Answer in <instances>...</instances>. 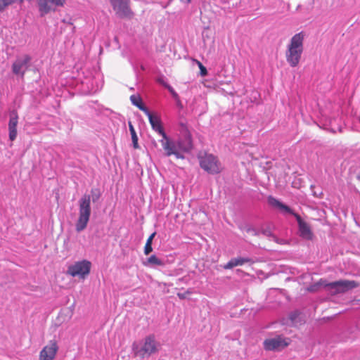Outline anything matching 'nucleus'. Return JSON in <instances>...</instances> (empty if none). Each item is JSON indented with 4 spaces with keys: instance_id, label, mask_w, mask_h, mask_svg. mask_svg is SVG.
I'll return each instance as SVG.
<instances>
[{
    "instance_id": "f257e3e1",
    "label": "nucleus",
    "mask_w": 360,
    "mask_h": 360,
    "mask_svg": "<svg viewBox=\"0 0 360 360\" xmlns=\"http://www.w3.org/2000/svg\"><path fill=\"white\" fill-rule=\"evenodd\" d=\"M152 129L162 136L160 141L167 156L175 155L178 159H184L183 153H189L193 148L191 134L187 126L181 123L179 127V136L176 141L171 140L165 132L160 118L153 115L149 110L145 112Z\"/></svg>"
},
{
    "instance_id": "f03ea898",
    "label": "nucleus",
    "mask_w": 360,
    "mask_h": 360,
    "mask_svg": "<svg viewBox=\"0 0 360 360\" xmlns=\"http://www.w3.org/2000/svg\"><path fill=\"white\" fill-rule=\"evenodd\" d=\"M91 196L84 194L78 201L79 216L75 223V229L77 232L84 231L89 221L91 213V198L94 202H96L101 196L100 191L98 188L91 190Z\"/></svg>"
},
{
    "instance_id": "7ed1b4c3",
    "label": "nucleus",
    "mask_w": 360,
    "mask_h": 360,
    "mask_svg": "<svg viewBox=\"0 0 360 360\" xmlns=\"http://www.w3.org/2000/svg\"><path fill=\"white\" fill-rule=\"evenodd\" d=\"M267 202L271 207L278 210L281 212L293 215L298 224L300 236L306 240L312 239L313 233L309 225L304 221L298 214L295 213L290 207L271 195L267 198Z\"/></svg>"
},
{
    "instance_id": "20e7f679",
    "label": "nucleus",
    "mask_w": 360,
    "mask_h": 360,
    "mask_svg": "<svg viewBox=\"0 0 360 360\" xmlns=\"http://www.w3.org/2000/svg\"><path fill=\"white\" fill-rule=\"evenodd\" d=\"M303 32L295 34L290 40L285 51V58L290 67L295 68L300 63L304 51Z\"/></svg>"
},
{
    "instance_id": "39448f33",
    "label": "nucleus",
    "mask_w": 360,
    "mask_h": 360,
    "mask_svg": "<svg viewBox=\"0 0 360 360\" xmlns=\"http://www.w3.org/2000/svg\"><path fill=\"white\" fill-rule=\"evenodd\" d=\"M116 15L120 18L131 19L134 16L130 4L131 0H109Z\"/></svg>"
},
{
    "instance_id": "423d86ee",
    "label": "nucleus",
    "mask_w": 360,
    "mask_h": 360,
    "mask_svg": "<svg viewBox=\"0 0 360 360\" xmlns=\"http://www.w3.org/2000/svg\"><path fill=\"white\" fill-rule=\"evenodd\" d=\"M200 165L207 172L214 174L221 172V165L217 158L212 154H205L199 156Z\"/></svg>"
},
{
    "instance_id": "0eeeda50",
    "label": "nucleus",
    "mask_w": 360,
    "mask_h": 360,
    "mask_svg": "<svg viewBox=\"0 0 360 360\" xmlns=\"http://www.w3.org/2000/svg\"><path fill=\"white\" fill-rule=\"evenodd\" d=\"M90 269L91 262L82 260L70 265L68 269V274L73 277L79 276L83 278L89 274Z\"/></svg>"
},
{
    "instance_id": "6e6552de",
    "label": "nucleus",
    "mask_w": 360,
    "mask_h": 360,
    "mask_svg": "<svg viewBox=\"0 0 360 360\" xmlns=\"http://www.w3.org/2000/svg\"><path fill=\"white\" fill-rule=\"evenodd\" d=\"M32 58L28 54L18 58L12 64L13 73L21 78H23L27 70L29 68Z\"/></svg>"
},
{
    "instance_id": "1a4fd4ad",
    "label": "nucleus",
    "mask_w": 360,
    "mask_h": 360,
    "mask_svg": "<svg viewBox=\"0 0 360 360\" xmlns=\"http://www.w3.org/2000/svg\"><path fill=\"white\" fill-rule=\"evenodd\" d=\"M159 347L160 344L156 341L155 335H149L145 338L143 346L137 353L142 357L145 355L150 356L156 353Z\"/></svg>"
},
{
    "instance_id": "9d476101",
    "label": "nucleus",
    "mask_w": 360,
    "mask_h": 360,
    "mask_svg": "<svg viewBox=\"0 0 360 360\" xmlns=\"http://www.w3.org/2000/svg\"><path fill=\"white\" fill-rule=\"evenodd\" d=\"M288 343L285 339L281 335L266 339L264 342V347L266 350H279L285 347Z\"/></svg>"
},
{
    "instance_id": "9b49d317",
    "label": "nucleus",
    "mask_w": 360,
    "mask_h": 360,
    "mask_svg": "<svg viewBox=\"0 0 360 360\" xmlns=\"http://www.w3.org/2000/svg\"><path fill=\"white\" fill-rule=\"evenodd\" d=\"M356 283L354 281L340 280L330 283L327 285L329 289L334 290L335 292L339 293L356 287Z\"/></svg>"
},
{
    "instance_id": "f8f14e48",
    "label": "nucleus",
    "mask_w": 360,
    "mask_h": 360,
    "mask_svg": "<svg viewBox=\"0 0 360 360\" xmlns=\"http://www.w3.org/2000/svg\"><path fill=\"white\" fill-rule=\"evenodd\" d=\"M58 347L55 340H51L40 352L39 360H53Z\"/></svg>"
},
{
    "instance_id": "ddd939ff",
    "label": "nucleus",
    "mask_w": 360,
    "mask_h": 360,
    "mask_svg": "<svg viewBox=\"0 0 360 360\" xmlns=\"http://www.w3.org/2000/svg\"><path fill=\"white\" fill-rule=\"evenodd\" d=\"M18 123V115L17 111L13 110L10 112V120L8 122V136L13 141L17 137V125Z\"/></svg>"
},
{
    "instance_id": "4468645a",
    "label": "nucleus",
    "mask_w": 360,
    "mask_h": 360,
    "mask_svg": "<svg viewBox=\"0 0 360 360\" xmlns=\"http://www.w3.org/2000/svg\"><path fill=\"white\" fill-rule=\"evenodd\" d=\"M253 259L248 257H240L237 258H232L229 262L224 266L225 269H231L235 266H242L245 263L252 264Z\"/></svg>"
},
{
    "instance_id": "2eb2a0df",
    "label": "nucleus",
    "mask_w": 360,
    "mask_h": 360,
    "mask_svg": "<svg viewBox=\"0 0 360 360\" xmlns=\"http://www.w3.org/2000/svg\"><path fill=\"white\" fill-rule=\"evenodd\" d=\"M39 13L41 17H44L51 11H55V8H53L50 4L49 0H37Z\"/></svg>"
},
{
    "instance_id": "dca6fc26",
    "label": "nucleus",
    "mask_w": 360,
    "mask_h": 360,
    "mask_svg": "<svg viewBox=\"0 0 360 360\" xmlns=\"http://www.w3.org/2000/svg\"><path fill=\"white\" fill-rule=\"evenodd\" d=\"M143 264L150 268H155L157 266H163L165 265V262L155 255H153L149 257L146 261L143 262Z\"/></svg>"
},
{
    "instance_id": "f3484780",
    "label": "nucleus",
    "mask_w": 360,
    "mask_h": 360,
    "mask_svg": "<svg viewBox=\"0 0 360 360\" xmlns=\"http://www.w3.org/2000/svg\"><path fill=\"white\" fill-rule=\"evenodd\" d=\"M130 100L134 105L136 106L139 109L142 110L144 113L146 111L148 112V108L144 105L140 96H136V95H131L130 96Z\"/></svg>"
},
{
    "instance_id": "a211bd4d",
    "label": "nucleus",
    "mask_w": 360,
    "mask_h": 360,
    "mask_svg": "<svg viewBox=\"0 0 360 360\" xmlns=\"http://www.w3.org/2000/svg\"><path fill=\"white\" fill-rule=\"evenodd\" d=\"M129 131L131 135V140L133 143V147L134 148H139V143H138V136L136 135V131L133 127V125L129 123Z\"/></svg>"
},
{
    "instance_id": "6ab92c4d",
    "label": "nucleus",
    "mask_w": 360,
    "mask_h": 360,
    "mask_svg": "<svg viewBox=\"0 0 360 360\" xmlns=\"http://www.w3.org/2000/svg\"><path fill=\"white\" fill-rule=\"evenodd\" d=\"M16 2V0H0V13H2L10 5Z\"/></svg>"
},
{
    "instance_id": "aec40b11",
    "label": "nucleus",
    "mask_w": 360,
    "mask_h": 360,
    "mask_svg": "<svg viewBox=\"0 0 360 360\" xmlns=\"http://www.w3.org/2000/svg\"><path fill=\"white\" fill-rule=\"evenodd\" d=\"M300 314L298 311H294L290 314V319L293 324H297V323H301V321H297Z\"/></svg>"
},
{
    "instance_id": "412c9836",
    "label": "nucleus",
    "mask_w": 360,
    "mask_h": 360,
    "mask_svg": "<svg viewBox=\"0 0 360 360\" xmlns=\"http://www.w3.org/2000/svg\"><path fill=\"white\" fill-rule=\"evenodd\" d=\"M53 8L62 7L65 4L66 0H49Z\"/></svg>"
},
{
    "instance_id": "4be33fe9",
    "label": "nucleus",
    "mask_w": 360,
    "mask_h": 360,
    "mask_svg": "<svg viewBox=\"0 0 360 360\" xmlns=\"http://www.w3.org/2000/svg\"><path fill=\"white\" fill-rule=\"evenodd\" d=\"M196 64L198 65L200 69V74L202 77H205L207 75V68L198 60H195Z\"/></svg>"
},
{
    "instance_id": "5701e85b",
    "label": "nucleus",
    "mask_w": 360,
    "mask_h": 360,
    "mask_svg": "<svg viewBox=\"0 0 360 360\" xmlns=\"http://www.w3.org/2000/svg\"><path fill=\"white\" fill-rule=\"evenodd\" d=\"M153 251L152 245L146 244L144 248V254L148 255Z\"/></svg>"
},
{
    "instance_id": "b1692460",
    "label": "nucleus",
    "mask_w": 360,
    "mask_h": 360,
    "mask_svg": "<svg viewBox=\"0 0 360 360\" xmlns=\"http://www.w3.org/2000/svg\"><path fill=\"white\" fill-rule=\"evenodd\" d=\"M164 85L169 91V92L172 94V95L173 96L174 98L177 97V94L176 93V91L174 90V89L172 86H170L168 84H164Z\"/></svg>"
},
{
    "instance_id": "393cba45",
    "label": "nucleus",
    "mask_w": 360,
    "mask_h": 360,
    "mask_svg": "<svg viewBox=\"0 0 360 360\" xmlns=\"http://www.w3.org/2000/svg\"><path fill=\"white\" fill-rule=\"evenodd\" d=\"M156 233L154 232L150 236L149 238L147 239V241H146V244H149V245H152V243H153V240L155 236Z\"/></svg>"
},
{
    "instance_id": "a878e982",
    "label": "nucleus",
    "mask_w": 360,
    "mask_h": 360,
    "mask_svg": "<svg viewBox=\"0 0 360 360\" xmlns=\"http://www.w3.org/2000/svg\"><path fill=\"white\" fill-rule=\"evenodd\" d=\"M337 129H338L339 131H340V127H337V129H336V128H335V127H333V125H332V120H330V130L332 132L335 133V132H336Z\"/></svg>"
},
{
    "instance_id": "bb28decb",
    "label": "nucleus",
    "mask_w": 360,
    "mask_h": 360,
    "mask_svg": "<svg viewBox=\"0 0 360 360\" xmlns=\"http://www.w3.org/2000/svg\"><path fill=\"white\" fill-rule=\"evenodd\" d=\"M191 0H181V2L183 3H186V4H189L191 2Z\"/></svg>"
},
{
    "instance_id": "cd10ccee",
    "label": "nucleus",
    "mask_w": 360,
    "mask_h": 360,
    "mask_svg": "<svg viewBox=\"0 0 360 360\" xmlns=\"http://www.w3.org/2000/svg\"><path fill=\"white\" fill-rule=\"evenodd\" d=\"M356 179L360 181V172L357 174Z\"/></svg>"
},
{
    "instance_id": "c85d7f7f",
    "label": "nucleus",
    "mask_w": 360,
    "mask_h": 360,
    "mask_svg": "<svg viewBox=\"0 0 360 360\" xmlns=\"http://www.w3.org/2000/svg\"><path fill=\"white\" fill-rule=\"evenodd\" d=\"M24 0H16V1H18L20 4H22Z\"/></svg>"
},
{
    "instance_id": "c756f323",
    "label": "nucleus",
    "mask_w": 360,
    "mask_h": 360,
    "mask_svg": "<svg viewBox=\"0 0 360 360\" xmlns=\"http://www.w3.org/2000/svg\"><path fill=\"white\" fill-rule=\"evenodd\" d=\"M178 295H179V297L180 298H183V297H184L183 295L178 294Z\"/></svg>"
},
{
    "instance_id": "7c9ffc66",
    "label": "nucleus",
    "mask_w": 360,
    "mask_h": 360,
    "mask_svg": "<svg viewBox=\"0 0 360 360\" xmlns=\"http://www.w3.org/2000/svg\"><path fill=\"white\" fill-rule=\"evenodd\" d=\"M359 122H360V118H359Z\"/></svg>"
}]
</instances>
